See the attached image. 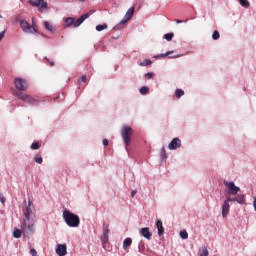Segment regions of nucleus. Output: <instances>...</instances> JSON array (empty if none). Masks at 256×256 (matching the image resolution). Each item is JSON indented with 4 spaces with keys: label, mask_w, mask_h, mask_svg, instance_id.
<instances>
[{
    "label": "nucleus",
    "mask_w": 256,
    "mask_h": 256,
    "mask_svg": "<svg viewBox=\"0 0 256 256\" xmlns=\"http://www.w3.org/2000/svg\"><path fill=\"white\" fill-rule=\"evenodd\" d=\"M62 217L66 223V225H68V227H79V225H81V219L79 218V216L75 213H72L69 210H64Z\"/></svg>",
    "instance_id": "obj_1"
},
{
    "label": "nucleus",
    "mask_w": 256,
    "mask_h": 256,
    "mask_svg": "<svg viewBox=\"0 0 256 256\" xmlns=\"http://www.w3.org/2000/svg\"><path fill=\"white\" fill-rule=\"evenodd\" d=\"M22 229L30 235L35 233V218L24 217L22 222Z\"/></svg>",
    "instance_id": "obj_2"
},
{
    "label": "nucleus",
    "mask_w": 256,
    "mask_h": 256,
    "mask_svg": "<svg viewBox=\"0 0 256 256\" xmlns=\"http://www.w3.org/2000/svg\"><path fill=\"white\" fill-rule=\"evenodd\" d=\"M20 27L24 33H29L30 35H33V33H39L37 24H35V22H32L31 25L25 20H20Z\"/></svg>",
    "instance_id": "obj_3"
},
{
    "label": "nucleus",
    "mask_w": 256,
    "mask_h": 256,
    "mask_svg": "<svg viewBox=\"0 0 256 256\" xmlns=\"http://www.w3.org/2000/svg\"><path fill=\"white\" fill-rule=\"evenodd\" d=\"M16 97L21 99V101H24V103H27L28 105H39V100L36 98H33V96L29 94H25L23 92H16Z\"/></svg>",
    "instance_id": "obj_4"
},
{
    "label": "nucleus",
    "mask_w": 256,
    "mask_h": 256,
    "mask_svg": "<svg viewBox=\"0 0 256 256\" xmlns=\"http://www.w3.org/2000/svg\"><path fill=\"white\" fill-rule=\"evenodd\" d=\"M131 135H133V129L129 126H124L122 128V139L126 147H129V143H131Z\"/></svg>",
    "instance_id": "obj_5"
},
{
    "label": "nucleus",
    "mask_w": 256,
    "mask_h": 256,
    "mask_svg": "<svg viewBox=\"0 0 256 256\" xmlns=\"http://www.w3.org/2000/svg\"><path fill=\"white\" fill-rule=\"evenodd\" d=\"M14 85L18 91H27V89L29 87L27 80H25L23 78H15Z\"/></svg>",
    "instance_id": "obj_6"
},
{
    "label": "nucleus",
    "mask_w": 256,
    "mask_h": 256,
    "mask_svg": "<svg viewBox=\"0 0 256 256\" xmlns=\"http://www.w3.org/2000/svg\"><path fill=\"white\" fill-rule=\"evenodd\" d=\"M224 185H225L226 189H228V195H237V193H239V191H241V188L237 187L235 185V182L224 181Z\"/></svg>",
    "instance_id": "obj_7"
},
{
    "label": "nucleus",
    "mask_w": 256,
    "mask_h": 256,
    "mask_svg": "<svg viewBox=\"0 0 256 256\" xmlns=\"http://www.w3.org/2000/svg\"><path fill=\"white\" fill-rule=\"evenodd\" d=\"M23 215L28 218H35V213H33V203L31 200L28 201V206L23 209Z\"/></svg>",
    "instance_id": "obj_8"
},
{
    "label": "nucleus",
    "mask_w": 256,
    "mask_h": 256,
    "mask_svg": "<svg viewBox=\"0 0 256 256\" xmlns=\"http://www.w3.org/2000/svg\"><path fill=\"white\" fill-rule=\"evenodd\" d=\"M30 5L32 7H39V11H43V9H47V2L45 0H30Z\"/></svg>",
    "instance_id": "obj_9"
},
{
    "label": "nucleus",
    "mask_w": 256,
    "mask_h": 256,
    "mask_svg": "<svg viewBox=\"0 0 256 256\" xmlns=\"http://www.w3.org/2000/svg\"><path fill=\"white\" fill-rule=\"evenodd\" d=\"M135 14V7H131L125 14L124 18L121 20L120 25H125L127 21H131L133 15Z\"/></svg>",
    "instance_id": "obj_10"
},
{
    "label": "nucleus",
    "mask_w": 256,
    "mask_h": 256,
    "mask_svg": "<svg viewBox=\"0 0 256 256\" xmlns=\"http://www.w3.org/2000/svg\"><path fill=\"white\" fill-rule=\"evenodd\" d=\"M181 147V139L174 138L168 145V149L170 151H175L176 149H179Z\"/></svg>",
    "instance_id": "obj_11"
},
{
    "label": "nucleus",
    "mask_w": 256,
    "mask_h": 256,
    "mask_svg": "<svg viewBox=\"0 0 256 256\" xmlns=\"http://www.w3.org/2000/svg\"><path fill=\"white\" fill-rule=\"evenodd\" d=\"M140 235H142L144 239H147V241H151V238L153 237V233H151V230L149 229V227L141 228Z\"/></svg>",
    "instance_id": "obj_12"
},
{
    "label": "nucleus",
    "mask_w": 256,
    "mask_h": 256,
    "mask_svg": "<svg viewBox=\"0 0 256 256\" xmlns=\"http://www.w3.org/2000/svg\"><path fill=\"white\" fill-rule=\"evenodd\" d=\"M56 253L58 256L67 255V244H58L56 248Z\"/></svg>",
    "instance_id": "obj_13"
},
{
    "label": "nucleus",
    "mask_w": 256,
    "mask_h": 256,
    "mask_svg": "<svg viewBox=\"0 0 256 256\" xmlns=\"http://www.w3.org/2000/svg\"><path fill=\"white\" fill-rule=\"evenodd\" d=\"M111 232V230H109V225L106 226V228L103 230V235L101 237V242L103 245H105V243H109V233Z\"/></svg>",
    "instance_id": "obj_14"
},
{
    "label": "nucleus",
    "mask_w": 256,
    "mask_h": 256,
    "mask_svg": "<svg viewBox=\"0 0 256 256\" xmlns=\"http://www.w3.org/2000/svg\"><path fill=\"white\" fill-rule=\"evenodd\" d=\"M89 19V13H85L82 16L79 17V19H77L76 21H74V27H80L81 24L85 21Z\"/></svg>",
    "instance_id": "obj_15"
},
{
    "label": "nucleus",
    "mask_w": 256,
    "mask_h": 256,
    "mask_svg": "<svg viewBox=\"0 0 256 256\" xmlns=\"http://www.w3.org/2000/svg\"><path fill=\"white\" fill-rule=\"evenodd\" d=\"M229 209H231V206L229 205V203L224 202L223 206H222V217H227V215H229Z\"/></svg>",
    "instance_id": "obj_16"
},
{
    "label": "nucleus",
    "mask_w": 256,
    "mask_h": 256,
    "mask_svg": "<svg viewBox=\"0 0 256 256\" xmlns=\"http://www.w3.org/2000/svg\"><path fill=\"white\" fill-rule=\"evenodd\" d=\"M156 227L158 229V235L161 237V235L165 233V229L163 228V222L161 220H157Z\"/></svg>",
    "instance_id": "obj_17"
},
{
    "label": "nucleus",
    "mask_w": 256,
    "mask_h": 256,
    "mask_svg": "<svg viewBox=\"0 0 256 256\" xmlns=\"http://www.w3.org/2000/svg\"><path fill=\"white\" fill-rule=\"evenodd\" d=\"M236 200V203H239V205H245V195L238 194L236 197H234Z\"/></svg>",
    "instance_id": "obj_18"
},
{
    "label": "nucleus",
    "mask_w": 256,
    "mask_h": 256,
    "mask_svg": "<svg viewBox=\"0 0 256 256\" xmlns=\"http://www.w3.org/2000/svg\"><path fill=\"white\" fill-rule=\"evenodd\" d=\"M44 27L47 31H50V33H55V26H53V24L49 23L48 21L44 22Z\"/></svg>",
    "instance_id": "obj_19"
},
{
    "label": "nucleus",
    "mask_w": 256,
    "mask_h": 256,
    "mask_svg": "<svg viewBox=\"0 0 256 256\" xmlns=\"http://www.w3.org/2000/svg\"><path fill=\"white\" fill-rule=\"evenodd\" d=\"M23 229H19V228H14V232H13V237L15 239H20L21 235H23Z\"/></svg>",
    "instance_id": "obj_20"
},
{
    "label": "nucleus",
    "mask_w": 256,
    "mask_h": 256,
    "mask_svg": "<svg viewBox=\"0 0 256 256\" xmlns=\"http://www.w3.org/2000/svg\"><path fill=\"white\" fill-rule=\"evenodd\" d=\"M65 27H71V25H75V18L68 17L65 19Z\"/></svg>",
    "instance_id": "obj_21"
},
{
    "label": "nucleus",
    "mask_w": 256,
    "mask_h": 256,
    "mask_svg": "<svg viewBox=\"0 0 256 256\" xmlns=\"http://www.w3.org/2000/svg\"><path fill=\"white\" fill-rule=\"evenodd\" d=\"M132 243H133V240L131 238H126L123 241V249H127L128 247H131Z\"/></svg>",
    "instance_id": "obj_22"
},
{
    "label": "nucleus",
    "mask_w": 256,
    "mask_h": 256,
    "mask_svg": "<svg viewBox=\"0 0 256 256\" xmlns=\"http://www.w3.org/2000/svg\"><path fill=\"white\" fill-rule=\"evenodd\" d=\"M240 5L244 7L245 9H249L251 4L249 3V0H238Z\"/></svg>",
    "instance_id": "obj_23"
},
{
    "label": "nucleus",
    "mask_w": 256,
    "mask_h": 256,
    "mask_svg": "<svg viewBox=\"0 0 256 256\" xmlns=\"http://www.w3.org/2000/svg\"><path fill=\"white\" fill-rule=\"evenodd\" d=\"M153 61L150 59H145L143 62H140V67H147V65H152Z\"/></svg>",
    "instance_id": "obj_24"
},
{
    "label": "nucleus",
    "mask_w": 256,
    "mask_h": 256,
    "mask_svg": "<svg viewBox=\"0 0 256 256\" xmlns=\"http://www.w3.org/2000/svg\"><path fill=\"white\" fill-rule=\"evenodd\" d=\"M175 95L178 99H181V97H183V95H185V91L181 90V89H176L175 91Z\"/></svg>",
    "instance_id": "obj_25"
},
{
    "label": "nucleus",
    "mask_w": 256,
    "mask_h": 256,
    "mask_svg": "<svg viewBox=\"0 0 256 256\" xmlns=\"http://www.w3.org/2000/svg\"><path fill=\"white\" fill-rule=\"evenodd\" d=\"M34 161L35 163H38V165H41V163H43V157H41V155L36 154L34 157Z\"/></svg>",
    "instance_id": "obj_26"
},
{
    "label": "nucleus",
    "mask_w": 256,
    "mask_h": 256,
    "mask_svg": "<svg viewBox=\"0 0 256 256\" xmlns=\"http://www.w3.org/2000/svg\"><path fill=\"white\" fill-rule=\"evenodd\" d=\"M141 95H147L149 93V87L143 86L140 88Z\"/></svg>",
    "instance_id": "obj_27"
},
{
    "label": "nucleus",
    "mask_w": 256,
    "mask_h": 256,
    "mask_svg": "<svg viewBox=\"0 0 256 256\" xmlns=\"http://www.w3.org/2000/svg\"><path fill=\"white\" fill-rule=\"evenodd\" d=\"M41 147V143L39 142H34L32 143V145L30 146V149H32L33 151L39 149Z\"/></svg>",
    "instance_id": "obj_28"
},
{
    "label": "nucleus",
    "mask_w": 256,
    "mask_h": 256,
    "mask_svg": "<svg viewBox=\"0 0 256 256\" xmlns=\"http://www.w3.org/2000/svg\"><path fill=\"white\" fill-rule=\"evenodd\" d=\"M173 37H175V34L173 33H167L164 35V39H166V41H172Z\"/></svg>",
    "instance_id": "obj_29"
},
{
    "label": "nucleus",
    "mask_w": 256,
    "mask_h": 256,
    "mask_svg": "<svg viewBox=\"0 0 256 256\" xmlns=\"http://www.w3.org/2000/svg\"><path fill=\"white\" fill-rule=\"evenodd\" d=\"M199 256H209V250H207V247L202 248V251L199 253Z\"/></svg>",
    "instance_id": "obj_30"
},
{
    "label": "nucleus",
    "mask_w": 256,
    "mask_h": 256,
    "mask_svg": "<svg viewBox=\"0 0 256 256\" xmlns=\"http://www.w3.org/2000/svg\"><path fill=\"white\" fill-rule=\"evenodd\" d=\"M107 29V24L97 25L96 31H105Z\"/></svg>",
    "instance_id": "obj_31"
},
{
    "label": "nucleus",
    "mask_w": 256,
    "mask_h": 256,
    "mask_svg": "<svg viewBox=\"0 0 256 256\" xmlns=\"http://www.w3.org/2000/svg\"><path fill=\"white\" fill-rule=\"evenodd\" d=\"M180 237L181 239H189V234L187 233V231L183 230L180 232Z\"/></svg>",
    "instance_id": "obj_32"
},
{
    "label": "nucleus",
    "mask_w": 256,
    "mask_h": 256,
    "mask_svg": "<svg viewBox=\"0 0 256 256\" xmlns=\"http://www.w3.org/2000/svg\"><path fill=\"white\" fill-rule=\"evenodd\" d=\"M219 37H221V35L219 34V31L215 30L213 32L212 39H214V41H217V39H219Z\"/></svg>",
    "instance_id": "obj_33"
},
{
    "label": "nucleus",
    "mask_w": 256,
    "mask_h": 256,
    "mask_svg": "<svg viewBox=\"0 0 256 256\" xmlns=\"http://www.w3.org/2000/svg\"><path fill=\"white\" fill-rule=\"evenodd\" d=\"M171 53H173V52L168 51V52H166L164 54H160L158 56H155V59H161V57H167V56L171 55Z\"/></svg>",
    "instance_id": "obj_34"
},
{
    "label": "nucleus",
    "mask_w": 256,
    "mask_h": 256,
    "mask_svg": "<svg viewBox=\"0 0 256 256\" xmlns=\"http://www.w3.org/2000/svg\"><path fill=\"white\" fill-rule=\"evenodd\" d=\"M235 201H236V200H235V197H234V198H231V196H228L224 202H227V203L229 204V203H233V202H235Z\"/></svg>",
    "instance_id": "obj_35"
},
{
    "label": "nucleus",
    "mask_w": 256,
    "mask_h": 256,
    "mask_svg": "<svg viewBox=\"0 0 256 256\" xmlns=\"http://www.w3.org/2000/svg\"><path fill=\"white\" fill-rule=\"evenodd\" d=\"M146 79H153V72H148L145 74Z\"/></svg>",
    "instance_id": "obj_36"
},
{
    "label": "nucleus",
    "mask_w": 256,
    "mask_h": 256,
    "mask_svg": "<svg viewBox=\"0 0 256 256\" xmlns=\"http://www.w3.org/2000/svg\"><path fill=\"white\" fill-rule=\"evenodd\" d=\"M30 254H31L32 256H37V250H35L34 248H32V249L30 250Z\"/></svg>",
    "instance_id": "obj_37"
},
{
    "label": "nucleus",
    "mask_w": 256,
    "mask_h": 256,
    "mask_svg": "<svg viewBox=\"0 0 256 256\" xmlns=\"http://www.w3.org/2000/svg\"><path fill=\"white\" fill-rule=\"evenodd\" d=\"M102 143L105 147H107V145H109V140L103 139Z\"/></svg>",
    "instance_id": "obj_38"
},
{
    "label": "nucleus",
    "mask_w": 256,
    "mask_h": 256,
    "mask_svg": "<svg viewBox=\"0 0 256 256\" xmlns=\"http://www.w3.org/2000/svg\"><path fill=\"white\" fill-rule=\"evenodd\" d=\"M81 81H83V83H87V76L83 75L81 77Z\"/></svg>",
    "instance_id": "obj_39"
},
{
    "label": "nucleus",
    "mask_w": 256,
    "mask_h": 256,
    "mask_svg": "<svg viewBox=\"0 0 256 256\" xmlns=\"http://www.w3.org/2000/svg\"><path fill=\"white\" fill-rule=\"evenodd\" d=\"M5 37V31L0 32V41Z\"/></svg>",
    "instance_id": "obj_40"
},
{
    "label": "nucleus",
    "mask_w": 256,
    "mask_h": 256,
    "mask_svg": "<svg viewBox=\"0 0 256 256\" xmlns=\"http://www.w3.org/2000/svg\"><path fill=\"white\" fill-rule=\"evenodd\" d=\"M135 195H137V190H133V191L131 192V197H135Z\"/></svg>",
    "instance_id": "obj_41"
},
{
    "label": "nucleus",
    "mask_w": 256,
    "mask_h": 256,
    "mask_svg": "<svg viewBox=\"0 0 256 256\" xmlns=\"http://www.w3.org/2000/svg\"><path fill=\"white\" fill-rule=\"evenodd\" d=\"M0 201L1 203H5V198L0 194Z\"/></svg>",
    "instance_id": "obj_42"
},
{
    "label": "nucleus",
    "mask_w": 256,
    "mask_h": 256,
    "mask_svg": "<svg viewBox=\"0 0 256 256\" xmlns=\"http://www.w3.org/2000/svg\"><path fill=\"white\" fill-rule=\"evenodd\" d=\"M177 57H181V55L171 56L170 59H177Z\"/></svg>",
    "instance_id": "obj_43"
},
{
    "label": "nucleus",
    "mask_w": 256,
    "mask_h": 256,
    "mask_svg": "<svg viewBox=\"0 0 256 256\" xmlns=\"http://www.w3.org/2000/svg\"><path fill=\"white\" fill-rule=\"evenodd\" d=\"M253 206H254V209L256 211V198L254 199Z\"/></svg>",
    "instance_id": "obj_44"
},
{
    "label": "nucleus",
    "mask_w": 256,
    "mask_h": 256,
    "mask_svg": "<svg viewBox=\"0 0 256 256\" xmlns=\"http://www.w3.org/2000/svg\"><path fill=\"white\" fill-rule=\"evenodd\" d=\"M55 66V62L51 61L50 62V67H54Z\"/></svg>",
    "instance_id": "obj_45"
},
{
    "label": "nucleus",
    "mask_w": 256,
    "mask_h": 256,
    "mask_svg": "<svg viewBox=\"0 0 256 256\" xmlns=\"http://www.w3.org/2000/svg\"><path fill=\"white\" fill-rule=\"evenodd\" d=\"M176 23H183V20H176Z\"/></svg>",
    "instance_id": "obj_46"
},
{
    "label": "nucleus",
    "mask_w": 256,
    "mask_h": 256,
    "mask_svg": "<svg viewBox=\"0 0 256 256\" xmlns=\"http://www.w3.org/2000/svg\"><path fill=\"white\" fill-rule=\"evenodd\" d=\"M2 18H3V16L0 15V19H2Z\"/></svg>",
    "instance_id": "obj_47"
}]
</instances>
